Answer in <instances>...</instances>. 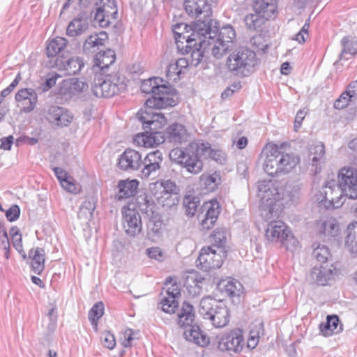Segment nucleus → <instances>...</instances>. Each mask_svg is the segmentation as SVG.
<instances>
[{"label":"nucleus","instance_id":"72a5a7b5","mask_svg":"<svg viewBox=\"0 0 357 357\" xmlns=\"http://www.w3.org/2000/svg\"><path fill=\"white\" fill-rule=\"evenodd\" d=\"M139 182L136 179L121 180L118 184L116 199L121 200L134 196L137 192Z\"/></svg>","mask_w":357,"mask_h":357},{"label":"nucleus","instance_id":"49530a36","mask_svg":"<svg viewBox=\"0 0 357 357\" xmlns=\"http://www.w3.org/2000/svg\"><path fill=\"white\" fill-rule=\"evenodd\" d=\"M199 204L200 199L195 195L188 194L183 197V206L188 216L192 217L195 215Z\"/></svg>","mask_w":357,"mask_h":357},{"label":"nucleus","instance_id":"338daca9","mask_svg":"<svg viewBox=\"0 0 357 357\" xmlns=\"http://www.w3.org/2000/svg\"><path fill=\"white\" fill-rule=\"evenodd\" d=\"M344 91L345 96H349L354 102L357 101V80L351 82Z\"/></svg>","mask_w":357,"mask_h":357},{"label":"nucleus","instance_id":"1a4fd4ad","mask_svg":"<svg viewBox=\"0 0 357 357\" xmlns=\"http://www.w3.org/2000/svg\"><path fill=\"white\" fill-rule=\"evenodd\" d=\"M211 29H215V35L211 34L214 41L210 43L206 48L211 47V53L216 59L222 58L228 51L234 47V40L236 38V32L233 26L231 25H226L222 27L218 32V29L216 26H213V20L210 22Z\"/></svg>","mask_w":357,"mask_h":357},{"label":"nucleus","instance_id":"c03bdc74","mask_svg":"<svg viewBox=\"0 0 357 357\" xmlns=\"http://www.w3.org/2000/svg\"><path fill=\"white\" fill-rule=\"evenodd\" d=\"M136 204L142 213L148 218L154 216L157 213L154 211L153 202L146 195H139L136 199Z\"/></svg>","mask_w":357,"mask_h":357},{"label":"nucleus","instance_id":"dca6fc26","mask_svg":"<svg viewBox=\"0 0 357 357\" xmlns=\"http://www.w3.org/2000/svg\"><path fill=\"white\" fill-rule=\"evenodd\" d=\"M45 118L50 123L63 128L70 124L73 120V115L64 107L52 105L46 111Z\"/></svg>","mask_w":357,"mask_h":357},{"label":"nucleus","instance_id":"de8ad7c7","mask_svg":"<svg viewBox=\"0 0 357 357\" xmlns=\"http://www.w3.org/2000/svg\"><path fill=\"white\" fill-rule=\"evenodd\" d=\"M312 257L321 263V265L333 263L329 249L326 245H319L312 252Z\"/></svg>","mask_w":357,"mask_h":357},{"label":"nucleus","instance_id":"4468645a","mask_svg":"<svg viewBox=\"0 0 357 357\" xmlns=\"http://www.w3.org/2000/svg\"><path fill=\"white\" fill-rule=\"evenodd\" d=\"M218 347L222 351L239 353L244 347L242 330L236 328L218 337Z\"/></svg>","mask_w":357,"mask_h":357},{"label":"nucleus","instance_id":"13d9d810","mask_svg":"<svg viewBox=\"0 0 357 357\" xmlns=\"http://www.w3.org/2000/svg\"><path fill=\"white\" fill-rule=\"evenodd\" d=\"M280 243L285 247L287 250H293L296 248L298 242L289 230Z\"/></svg>","mask_w":357,"mask_h":357},{"label":"nucleus","instance_id":"a19ab883","mask_svg":"<svg viewBox=\"0 0 357 357\" xmlns=\"http://www.w3.org/2000/svg\"><path fill=\"white\" fill-rule=\"evenodd\" d=\"M89 26L86 19L75 17L68 25L66 33L68 36L75 37L84 33Z\"/></svg>","mask_w":357,"mask_h":357},{"label":"nucleus","instance_id":"8fccbe9b","mask_svg":"<svg viewBox=\"0 0 357 357\" xmlns=\"http://www.w3.org/2000/svg\"><path fill=\"white\" fill-rule=\"evenodd\" d=\"M211 241L213 243L211 246L218 250L224 249L226 243V229L224 228H218L215 229L210 236Z\"/></svg>","mask_w":357,"mask_h":357},{"label":"nucleus","instance_id":"39448f33","mask_svg":"<svg viewBox=\"0 0 357 357\" xmlns=\"http://www.w3.org/2000/svg\"><path fill=\"white\" fill-rule=\"evenodd\" d=\"M258 196L261 199L260 212L265 220L268 221L278 218L280 213L282 199L280 193L274 186L271 181H262L259 182Z\"/></svg>","mask_w":357,"mask_h":357},{"label":"nucleus","instance_id":"20e7f679","mask_svg":"<svg viewBox=\"0 0 357 357\" xmlns=\"http://www.w3.org/2000/svg\"><path fill=\"white\" fill-rule=\"evenodd\" d=\"M201 141L192 142L184 149H174L169 153L171 160L185 168L188 172L197 174L203 169L201 156Z\"/></svg>","mask_w":357,"mask_h":357},{"label":"nucleus","instance_id":"3c124183","mask_svg":"<svg viewBox=\"0 0 357 357\" xmlns=\"http://www.w3.org/2000/svg\"><path fill=\"white\" fill-rule=\"evenodd\" d=\"M201 181L208 192H213L216 190L218 185L220 184V176L216 172L210 175L203 174L201 176Z\"/></svg>","mask_w":357,"mask_h":357},{"label":"nucleus","instance_id":"f704fd0d","mask_svg":"<svg viewBox=\"0 0 357 357\" xmlns=\"http://www.w3.org/2000/svg\"><path fill=\"white\" fill-rule=\"evenodd\" d=\"M276 0H255L253 5L254 11L258 12L268 19L272 17L277 10Z\"/></svg>","mask_w":357,"mask_h":357},{"label":"nucleus","instance_id":"79ce46f5","mask_svg":"<svg viewBox=\"0 0 357 357\" xmlns=\"http://www.w3.org/2000/svg\"><path fill=\"white\" fill-rule=\"evenodd\" d=\"M310 156H312L311 158L312 166L315 167L314 174H317L321 169V160L325 153V147L322 143H319L310 147Z\"/></svg>","mask_w":357,"mask_h":357},{"label":"nucleus","instance_id":"c756f323","mask_svg":"<svg viewBox=\"0 0 357 357\" xmlns=\"http://www.w3.org/2000/svg\"><path fill=\"white\" fill-rule=\"evenodd\" d=\"M289 231L287 225L282 221H271L266 230V236L270 241L281 242Z\"/></svg>","mask_w":357,"mask_h":357},{"label":"nucleus","instance_id":"2eb2a0df","mask_svg":"<svg viewBox=\"0 0 357 357\" xmlns=\"http://www.w3.org/2000/svg\"><path fill=\"white\" fill-rule=\"evenodd\" d=\"M338 185L342 192L350 199H357V170L354 168H342L338 175Z\"/></svg>","mask_w":357,"mask_h":357},{"label":"nucleus","instance_id":"09e8293b","mask_svg":"<svg viewBox=\"0 0 357 357\" xmlns=\"http://www.w3.org/2000/svg\"><path fill=\"white\" fill-rule=\"evenodd\" d=\"M104 304L100 301L93 305L89 312V319L96 331L98 330V321L104 314Z\"/></svg>","mask_w":357,"mask_h":357},{"label":"nucleus","instance_id":"ea45409f","mask_svg":"<svg viewBox=\"0 0 357 357\" xmlns=\"http://www.w3.org/2000/svg\"><path fill=\"white\" fill-rule=\"evenodd\" d=\"M268 19L255 12L246 15L243 19L246 28L250 31H257L262 27Z\"/></svg>","mask_w":357,"mask_h":357},{"label":"nucleus","instance_id":"e433bc0d","mask_svg":"<svg viewBox=\"0 0 357 357\" xmlns=\"http://www.w3.org/2000/svg\"><path fill=\"white\" fill-rule=\"evenodd\" d=\"M45 252L43 248H36L31 249L29 252V256L31 258V268L33 272L40 275L44 269Z\"/></svg>","mask_w":357,"mask_h":357},{"label":"nucleus","instance_id":"412c9836","mask_svg":"<svg viewBox=\"0 0 357 357\" xmlns=\"http://www.w3.org/2000/svg\"><path fill=\"white\" fill-rule=\"evenodd\" d=\"M123 225L127 234L135 236L142 231L141 216L135 209L124 207L122 209Z\"/></svg>","mask_w":357,"mask_h":357},{"label":"nucleus","instance_id":"7ed1b4c3","mask_svg":"<svg viewBox=\"0 0 357 357\" xmlns=\"http://www.w3.org/2000/svg\"><path fill=\"white\" fill-rule=\"evenodd\" d=\"M259 61L254 51L241 47L232 52L227 59L226 66L233 75L245 77L256 70Z\"/></svg>","mask_w":357,"mask_h":357},{"label":"nucleus","instance_id":"423d86ee","mask_svg":"<svg viewBox=\"0 0 357 357\" xmlns=\"http://www.w3.org/2000/svg\"><path fill=\"white\" fill-rule=\"evenodd\" d=\"M126 77L119 73L102 77L96 75L91 85V91L97 98H111L126 89Z\"/></svg>","mask_w":357,"mask_h":357},{"label":"nucleus","instance_id":"6e6d98bb","mask_svg":"<svg viewBox=\"0 0 357 357\" xmlns=\"http://www.w3.org/2000/svg\"><path fill=\"white\" fill-rule=\"evenodd\" d=\"M343 50L340 55V59H343L344 53L355 54L357 53V40H349V37H344L342 40Z\"/></svg>","mask_w":357,"mask_h":357},{"label":"nucleus","instance_id":"58836bf2","mask_svg":"<svg viewBox=\"0 0 357 357\" xmlns=\"http://www.w3.org/2000/svg\"><path fill=\"white\" fill-rule=\"evenodd\" d=\"M339 318L337 315H328L326 321L320 325V330L324 336H330L333 333L342 331V326H339Z\"/></svg>","mask_w":357,"mask_h":357},{"label":"nucleus","instance_id":"4be33fe9","mask_svg":"<svg viewBox=\"0 0 357 357\" xmlns=\"http://www.w3.org/2000/svg\"><path fill=\"white\" fill-rule=\"evenodd\" d=\"M55 67L60 71H63L65 75H73L79 73L84 66L83 59L79 56L70 58L58 56L54 61Z\"/></svg>","mask_w":357,"mask_h":357},{"label":"nucleus","instance_id":"052dcab7","mask_svg":"<svg viewBox=\"0 0 357 357\" xmlns=\"http://www.w3.org/2000/svg\"><path fill=\"white\" fill-rule=\"evenodd\" d=\"M191 280L192 284H190L189 282H188L187 289L189 295L192 297H195L199 295L202 291V287L199 284L202 283V280L203 279L197 280L196 279L191 278Z\"/></svg>","mask_w":357,"mask_h":357},{"label":"nucleus","instance_id":"bf43d9fd","mask_svg":"<svg viewBox=\"0 0 357 357\" xmlns=\"http://www.w3.org/2000/svg\"><path fill=\"white\" fill-rule=\"evenodd\" d=\"M149 220L147 224V227L149 230L153 231L154 234H159L162 227V221L160 219L158 213L153 215V217L149 218Z\"/></svg>","mask_w":357,"mask_h":357},{"label":"nucleus","instance_id":"f8f14e48","mask_svg":"<svg viewBox=\"0 0 357 357\" xmlns=\"http://www.w3.org/2000/svg\"><path fill=\"white\" fill-rule=\"evenodd\" d=\"M225 256L224 249L218 250L213 246L204 247L201 250L197 260V266L204 271L218 268L222 266Z\"/></svg>","mask_w":357,"mask_h":357},{"label":"nucleus","instance_id":"cd10ccee","mask_svg":"<svg viewBox=\"0 0 357 357\" xmlns=\"http://www.w3.org/2000/svg\"><path fill=\"white\" fill-rule=\"evenodd\" d=\"M165 139L171 143L179 144L187 140L188 133L185 127L178 123L169 125L164 134Z\"/></svg>","mask_w":357,"mask_h":357},{"label":"nucleus","instance_id":"680f3d73","mask_svg":"<svg viewBox=\"0 0 357 357\" xmlns=\"http://www.w3.org/2000/svg\"><path fill=\"white\" fill-rule=\"evenodd\" d=\"M250 43L252 47H255L257 50V51H261L263 53L266 52L268 47L267 44L264 43V38L261 35L252 37Z\"/></svg>","mask_w":357,"mask_h":357},{"label":"nucleus","instance_id":"a211bd4d","mask_svg":"<svg viewBox=\"0 0 357 357\" xmlns=\"http://www.w3.org/2000/svg\"><path fill=\"white\" fill-rule=\"evenodd\" d=\"M163 161L162 153L156 150L148 153L142 160L141 168V177L148 178L151 175H157Z\"/></svg>","mask_w":357,"mask_h":357},{"label":"nucleus","instance_id":"e2e57ef3","mask_svg":"<svg viewBox=\"0 0 357 357\" xmlns=\"http://www.w3.org/2000/svg\"><path fill=\"white\" fill-rule=\"evenodd\" d=\"M182 70L180 68H178V64L176 63H171L167 67V77L169 79L176 80L178 78L179 75L181 73Z\"/></svg>","mask_w":357,"mask_h":357},{"label":"nucleus","instance_id":"b1692460","mask_svg":"<svg viewBox=\"0 0 357 357\" xmlns=\"http://www.w3.org/2000/svg\"><path fill=\"white\" fill-rule=\"evenodd\" d=\"M142 155L134 149H126L119 158L118 166L124 171L138 170L142 167Z\"/></svg>","mask_w":357,"mask_h":357},{"label":"nucleus","instance_id":"6e6552de","mask_svg":"<svg viewBox=\"0 0 357 357\" xmlns=\"http://www.w3.org/2000/svg\"><path fill=\"white\" fill-rule=\"evenodd\" d=\"M193 307L188 302L183 303L180 312L178 314V324L180 326H188L183 333L185 338L200 347H205L209 343L207 336L204 334L199 326H192L195 319Z\"/></svg>","mask_w":357,"mask_h":357},{"label":"nucleus","instance_id":"f3484780","mask_svg":"<svg viewBox=\"0 0 357 357\" xmlns=\"http://www.w3.org/2000/svg\"><path fill=\"white\" fill-rule=\"evenodd\" d=\"M153 109L154 107H148L145 112L137 114L144 130H159L167 123V119L164 114L160 112H154ZM155 109L156 108L155 107Z\"/></svg>","mask_w":357,"mask_h":357},{"label":"nucleus","instance_id":"69168bd1","mask_svg":"<svg viewBox=\"0 0 357 357\" xmlns=\"http://www.w3.org/2000/svg\"><path fill=\"white\" fill-rule=\"evenodd\" d=\"M20 214V209L17 205H13L6 212V216L10 222L16 220Z\"/></svg>","mask_w":357,"mask_h":357},{"label":"nucleus","instance_id":"864d4df0","mask_svg":"<svg viewBox=\"0 0 357 357\" xmlns=\"http://www.w3.org/2000/svg\"><path fill=\"white\" fill-rule=\"evenodd\" d=\"M321 228V231L328 237L336 236L340 231V226L335 219H329L325 221Z\"/></svg>","mask_w":357,"mask_h":357},{"label":"nucleus","instance_id":"c9c22d12","mask_svg":"<svg viewBox=\"0 0 357 357\" xmlns=\"http://www.w3.org/2000/svg\"><path fill=\"white\" fill-rule=\"evenodd\" d=\"M115 60L116 54L114 50L110 49L107 50H100L94 58L96 66L99 67L102 71H104L105 69L114 63Z\"/></svg>","mask_w":357,"mask_h":357},{"label":"nucleus","instance_id":"37998d69","mask_svg":"<svg viewBox=\"0 0 357 357\" xmlns=\"http://www.w3.org/2000/svg\"><path fill=\"white\" fill-rule=\"evenodd\" d=\"M219 285L223 286L224 291L230 298H238L243 293V285L241 282L234 279L222 281Z\"/></svg>","mask_w":357,"mask_h":357},{"label":"nucleus","instance_id":"f257e3e1","mask_svg":"<svg viewBox=\"0 0 357 357\" xmlns=\"http://www.w3.org/2000/svg\"><path fill=\"white\" fill-rule=\"evenodd\" d=\"M215 29H211V25L208 22L197 20L191 25L185 23H178L174 25L173 32L175 35V40L178 50L184 49L183 41L186 43H192L199 40V46L206 48L210 43L214 41L211 34L215 35Z\"/></svg>","mask_w":357,"mask_h":357},{"label":"nucleus","instance_id":"9d476101","mask_svg":"<svg viewBox=\"0 0 357 357\" xmlns=\"http://www.w3.org/2000/svg\"><path fill=\"white\" fill-rule=\"evenodd\" d=\"M151 191L159 204L171 208L179 202L176 185L170 180L157 181L151 186Z\"/></svg>","mask_w":357,"mask_h":357},{"label":"nucleus","instance_id":"603ef678","mask_svg":"<svg viewBox=\"0 0 357 357\" xmlns=\"http://www.w3.org/2000/svg\"><path fill=\"white\" fill-rule=\"evenodd\" d=\"M345 245L357 248V222L349 224L346 230Z\"/></svg>","mask_w":357,"mask_h":357},{"label":"nucleus","instance_id":"5fc2aeb1","mask_svg":"<svg viewBox=\"0 0 357 357\" xmlns=\"http://www.w3.org/2000/svg\"><path fill=\"white\" fill-rule=\"evenodd\" d=\"M204 207L206 209L204 217L211 221H217L220 214V206L218 202H211L210 203H205Z\"/></svg>","mask_w":357,"mask_h":357},{"label":"nucleus","instance_id":"393cba45","mask_svg":"<svg viewBox=\"0 0 357 357\" xmlns=\"http://www.w3.org/2000/svg\"><path fill=\"white\" fill-rule=\"evenodd\" d=\"M337 268L334 263L320 265L319 267H314L310 273L311 280L318 285L324 286L332 280L336 274Z\"/></svg>","mask_w":357,"mask_h":357},{"label":"nucleus","instance_id":"ddd939ff","mask_svg":"<svg viewBox=\"0 0 357 357\" xmlns=\"http://www.w3.org/2000/svg\"><path fill=\"white\" fill-rule=\"evenodd\" d=\"M95 3V21L102 28L107 27L118 17V8L115 0H98Z\"/></svg>","mask_w":357,"mask_h":357},{"label":"nucleus","instance_id":"774afa93","mask_svg":"<svg viewBox=\"0 0 357 357\" xmlns=\"http://www.w3.org/2000/svg\"><path fill=\"white\" fill-rule=\"evenodd\" d=\"M103 344L105 347L112 349L116 345V341L114 335L110 333H106L103 337Z\"/></svg>","mask_w":357,"mask_h":357},{"label":"nucleus","instance_id":"473e14b6","mask_svg":"<svg viewBox=\"0 0 357 357\" xmlns=\"http://www.w3.org/2000/svg\"><path fill=\"white\" fill-rule=\"evenodd\" d=\"M165 135L162 132H158V130H145L141 135H137V140L138 143H142L144 146H153L159 145L164 142Z\"/></svg>","mask_w":357,"mask_h":357},{"label":"nucleus","instance_id":"bb28decb","mask_svg":"<svg viewBox=\"0 0 357 357\" xmlns=\"http://www.w3.org/2000/svg\"><path fill=\"white\" fill-rule=\"evenodd\" d=\"M88 88L89 85L86 82L78 78H71L63 82L61 91L64 95L73 97L82 95Z\"/></svg>","mask_w":357,"mask_h":357},{"label":"nucleus","instance_id":"4d7b16f0","mask_svg":"<svg viewBox=\"0 0 357 357\" xmlns=\"http://www.w3.org/2000/svg\"><path fill=\"white\" fill-rule=\"evenodd\" d=\"M49 319V324L47 325V329L50 332H53L56 327L57 322V307L54 303L50 305V310L47 314Z\"/></svg>","mask_w":357,"mask_h":357},{"label":"nucleus","instance_id":"5701e85b","mask_svg":"<svg viewBox=\"0 0 357 357\" xmlns=\"http://www.w3.org/2000/svg\"><path fill=\"white\" fill-rule=\"evenodd\" d=\"M15 100L17 107H21V111L29 113L33 111L38 102V94L31 88H24L19 90L15 94Z\"/></svg>","mask_w":357,"mask_h":357},{"label":"nucleus","instance_id":"9b49d317","mask_svg":"<svg viewBox=\"0 0 357 357\" xmlns=\"http://www.w3.org/2000/svg\"><path fill=\"white\" fill-rule=\"evenodd\" d=\"M339 185H336L334 181L328 182L321 190L316 195L317 201L320 206L326 208H337L342 206L345 198Z\"/></svg>","mask_w":357,"mask_h":357},{"label":"nucleus","instance_id":"6ab92c4d","mask_svg":"<svg viewBox=\"0 0 357 357\" xmlns=\"http://www.w3.org/2000/svg\"><path fill=\"white\" fill-rule=\"evenodd\" d=\"M282 147L276 144H267L264 150L266 158L264 162V169L269 175L274 176L280 174V153Z\"/></svg>","mask_w":357,"mask_h":357},{"label":"nucleus","instance_id":"0eeeda50","mask_svg":"<svg viewBox=\"0 0 357 357\" xmlns=\"http://www.w3.org/2000/svg\"><path fill=\"white\" fill-rule=\"evenodd\" d=\"M199 312L204 319H209L215 328H222L229 321V310L227 305L211 296L201 300Z\"/></svg>","mask_w":357,"mask_h":357},{"label":"nucleus","instance_id":"2f4dec72","mask_svg":"<svg viewBox=\"0 0 357 357\" xmlns=\"http://www.w3.org/2000/svg\"><path fill=\"white\" fill-rule=\"evenodd\" d=\"M107 36L105 32H100L99 34L89 36L84 41L83 45V52L86 54L95 53L98 50H102L104 46V42Z\"/></svg>","mask_w":357,"mask_h":357},{"label":"nucleus","instance_id":"c85d7f7f","mask_svg":"<svg viewBox=\"0 0 357 357\" xmlns=\"http://www.w3.org/2000/svg\"><path fill=\"white\" fill-rule=\"evenodd\" d=\"M200 149L201 156L203 158H210L222 165L227 163V154L221 149L212 148L209 142L201 141Z\"/></svg>","mask_w":357,"mask_h":357},{"label":"nucleus","instance_id":"0e129e2a","mask_svg":"<svg viewBox=\"0 0 357 357\" xmlns=\"http://www.w3.org/2000/svg\"><path fill=\"white\" fill-rule=\"evenodd\" d=\"M350 102L354 101L351 98H349V96H345V91H344L339 98L335 101L334 107L337 109H342L348 106Z\"/></svg>","mask_w":357,"mask_h":357},{"label":"nucleus","instance_id":"a18cd8bd","mask_svg":"<svg viewBox=\"0 0 357 357\" xmlns=\"http://www.w3.org/2000/svg\"><path fill=\"white\" fill-rule=\"evenodd\" d=\"M68 43L63 37H56L52 39L47 46L46 52L48 57H54L61 53Z\"/></svg>","mask_w":357,"mask_h":357},{"label":"nucleus","instance_id":"a878e982","mask_svg":"<svg viewBox=\"0 0 357 357\" xmlns=\"http://www.w3.org/2000/svg\"><path fill=\"white\" fill-rule=\"evenodd\" d=\"M211 46L209 48H204L203 47L199 46V40L194 41L192 43H186L185 46H184V49L181 50L183 54H189L188 57L189 58V63H190V66L197 67L202 61L204 53L206 51H211Z\"/></svg>","mask_w":357,"mask_h":357},{"label":"nucleus","instance_id":"7c9ffc66","mask_svg":"<svg viewBox=\"0 0 357 357\" xmlns=\"http://www.w3.org/2000/svg\"><path fill=\"white\" fill-rule=\"evenodd\" d=\"M167 294L168 297L163 298L161 301L162 310L167 313L172 314L178 307V301L176 298L181 295L178 284H173L167 289Z\"/></svg>","mask_w":357,"mask_h":357},{"label":"nucleus","instance_id":"4c0bfd02","mask_svg":"<svg viewBox=\"0 0 357 357\" xmlns=\"http://www.w3.org/2000/svg\"><path fill=\"white\" fill-rule=\"evenodd\" d=\"M280 174H286L291 171L299 162L298 156L293 153H287L280 150Z\"/></svg>","mask_w":357,"mask_h":357},{"label":"nucleus","instance_id":"aec40b11","mask_svg":"<svg viewBox=\"0 0 357 357\" xmlns=\"http://www.w3.org/2000/svg\"><path fill=\"white\" fill-rule=\"evenodd\" d=\"M183 5L189 16L197 18L203 15L204 18L203 21L208 22L210 24L212 21L210 18L212 10L207 0H185Z\"/></svg>","mask_w":357,"mask_h":357},{"label":"nucleus","instance_id":"f03ea898","mask_svg":"<svg viewBox=\"0 0 357 357\" xmlns=\"http://www.w3.org/2000/svg\"><path fill=\"white\" fill-rule=\"evenodd\" d=\"M162 79L157 77L145 79L141 85V91L152 94V97L146 100L147 107L156 109L174 107L177 104V93L172 86L161 84Z\"/></svg>","mask_w":357,"mask_h":357}]
</instances>
